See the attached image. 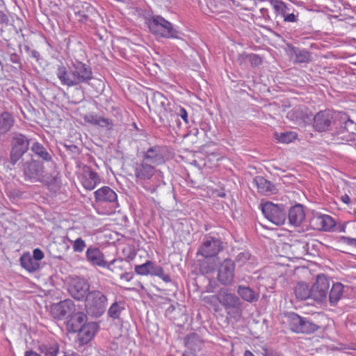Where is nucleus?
Listing matches in <instances>:
<instances>
[{
    "label": "nucleus",
    "mask_w": 356,
    "mask_h": 356,
    "mask_svg": "<svg viewBox=\"0 0 356 356\" xmlns=\"http://www.w3.org/2000/svg\"><path fill=\"white\" fill-rule=\"evenodd\" d=\"M56 75L60 84L68 88L89 85L94 78L90 65L76 59L72 60L68 67L63 63L58 65Z\"/></svg>",
    "instance_id": "f257e3e1"
},
{
    "label": "nucleus",
    "mask_w": 356,
    "mask_h": 356,
    "mask_svg": "<svg viewBox=\"0 0 356 356\" xmlns=\"http://www.w3.org/2000/svg\"><path fill=\"white\" fill-rule=\"evenodd\" d=\"M147 25L149 31L156 36L167 39L179 38V32L174 25L161 15L150 17Z\"/></svg>",
    "instance_id": "f03ea898"
},
{
    "label": "nucleus",
    "mask_w": 356,
    "mask_h": 356,
    "mask_svg": "<svg viewBox=\"0 0 356 356\" xmlns=\"http://www.w3.org/2000/svg\"><path fill=\"white\" fill-rule=\"evenodd\" d=\"M87 313L95 318L101 317L106 312L108 298L101 291L92 290L84 300Z\"/></svg>",
    "instance_id": "7ed1b4c3"
},
{
    "label": "nucleus",
    "mask_w": 356,
    "mask_h": 356,
    "mask_svg": "<svg viewBox=\"0 0 356 356\" xmlns=\"http://www.w3.org/2000/svg\"><path fill=\"white\" fill-rule=\"evenodd\" d=\"M224 249L222 239L211 233L204 236L201 245L197 249V255L205 259L216 257Z\"/></svg>",
    "instance_id": "20e7f679"
},
{
    "label": "nucleus",
    "mask_w": 356,
    "mask_h": 356,
    "mask_svg": "<svg viewBox=\"0 0 356 356\" xmlns=\"http://www.w3.org/2000/svg\"><path fill=\"white\" fill-rule=\"evenodd\" d=\"M10 143V163L15 165L28 152L33 140L22 133L13 132L11 135Z\"/></svg>",
    "instance_id": "39448f33"
},
{
    "label": "nucleus",
    "mask_w": 356,
    "mask_h": 356,
    "mask_svg": "<svg viewBox=\"0 0 356 356\" xmlns=\"http://www.w3.org/2000/svg\"><path fill=\"white\" fill-rule=\"evenodd\" d=\"M67 290L69 294L78 301H83L90 293V284L83 277L71 275L67 279Z\"/></svg>",
    "instance_id": "423d86ee"
},
{
    "label": "nucleus",
    "mask_w": 356,
    "mask_h": 356,
    "mask_svg": "<svg viewBox=\"0 0 356 356\" xmlns=\"http://www.w3.org/2000/svg\"><path fill=\"white\" fill-rule=\"evenodd\" d=\"M339 112L330 109L318 111L314 117L313 127L319 132L330 131L335 126L337 129L338 116Z\"/></svg>",
    "instance_id": "0eeeda50"
},
{
    "label": "nucleus",
    "mask_w": 356,
    "mask_h": 356,
    "mask_svg": "<svg viewBox=\"0 0 356 356\" xmlns=\"http://www.w3.org/2000/svg\"><path fill=\"white\" fill-rule=\"evenodd\" d=\"M265 218L276 225H283L286 220V212L283 204L266 202L260 205Z\"/></svg>",
    "instance_id": "6e6552de"
},
{
    "label": "nucleus",
    "mask_w": 356,
    "mask_h": 356,
    "mask_svg": "<svg viewBox=\"0 0 356 356\" xmlns=\"http://www.w3.org/2000/svg\"><path fill=\"white\" fill-rule=\"evenodd\" d=\"M288 319L290 328L294 332L311 334L319 329L318 325L294 312L289 314Z\"/></svg>",
    "instance_id": "1a4fd4ad"
},
{
    "label": "nucleus",
    "mask_w": 356,
    "mask_h": 356,
    "mask_svg": "<svg viewBox=\"0 0 356 356\" xmlns=\"http://www.w3.org/2000/svg\"><path fill=\"white\" fill-rule=\"evenodd\" d=\"M330 280L324 274L318 275L316 282L311 287L312 299L317 302H323L327 300Z\"/></svg>",
    "instance_id": "9d476101"
},
{
    "label": "nucleus",
    "mask_w": 356,
    "mask_h": 356,
    "mask_svg": "<svg viewBox=\"0 0 356 356\" xmlns=\"http://www.w3.org/2000/svg\"><path fill=\"white\" fill-rule=\"evenodd\" d=\"M235 275V262L231 259H225L218 269L217 280L223 286H231Z\"/></svg>",
    "instance_id": "9b49d317"
},
{
    "label": "nucleus",
    "mask_w": 356,
    "mask_h": 356,
    "mask_svg": "<svg viewBox=\"0 0 356 356\" xmlns=\"http://www.w3.org/2000/svg\"><path fill=\"white\" fill-rule=\"evenodd\" d=\"M23 172L25 180L33 183L39 182L44 173V167L41 161L32 159L24 163Z\"/></svg>",
    "instance_id": "f8f14e48"
},
{
    "label": "nucleus",
    "mask_w": 356,
    "mask_h": 356,
    "mask_svg": "<svg viewBox=\"0 0 356 356\" xmlns=\"http://www.w3.org/2000/svg\"><path fill=\"white\" fill-rule=\"evenodd\" d=\"M76 311L74 302L71 299H65L51 306V314L58 321H61L66 317L69 318Z\"/></svg>",
    "instance_id": "ddd939ff"
},
{
    "label": "nucleus",
    "mask_w": 356,
    "mask_h": 356,
    "mask_svg": "<svg viewBox=\"0 0 356 356\" xmlns=\"http://www.w3.org/2000/svg\"><path fill=\"white\" fill-rule=\"evenodd\" d=\"M95 201L98 203H108L111 204L110 213L115 211L118 206V195L116 193L108 186H103L94 193Z\"/></svg>",
    "instance_id": "4468645a"
},
{
    "label": "nucleus",
    "mask_w": 356,
    "mask_h": 356,
    "mask_svg": "<svg viewBox=\"0 0 356 356\" xmlns=\"http://www.w3.org/2000/svg\"><path fill=\"white\" fill-rule=\"evenodd\" d=\"M218 300L225 309H239L242 305L238 296L231 293L227 289H220L218 291Z\"/></svg>",
    "instance_id": "2eb2a0df"
},
{
    "label": "nucleus",
    "mask_w": 356,
    "mask_h": 356,
    "mask_svg": "<svg viewBox=\"0 0 356 356\" xmlns=\"http://www.w3.org/2000/svg\"><path fill=\"white\" fill-rule=\"evenodd\" d=\"M15 122V118L10 113L3 111L0 114V147H3L8 141L7 134L12 129Z\"/></svg>",
    "instance_id": "dca6fc26"
},
{
    "label": "nucleus",
    "mask_w": 356,
    "mask_h": 356,
    "mask_svg": "<svg viewBox=\"0 0 356 356\" xmlns=\"http://www.w3.org/2000/svg\"><path fill=\"white\" fill-rule=\"evenodd\" d=\"M156 171L154 167L147 162L143 161L140 163H136L134 167L136 182L142 184L145 181L150 180Z\"/></svg>",
    "instance_id": "f3484780"
},
{
    "label": "nucleus",
    "mask_w": 356,
    "mask_h": 356,
    "mask_svg": "<svg viewBox=\"0 0 356 356\" xmlns=\"http://www.w3.org/2000/svg\"><path fill=\"white\" fill-rule=\"evenodd\" d=\"M310 224L314 229L328 232L334 227L335 222L333 218L328 215L316 214L310 220Z\"/></svg>",
    "instance_id": "a211bd4d"
},
{
    "label": "nucleus",
    "mask_w": 356,
    "mask_h": 356,
    "mask_svg": "<svg viewBox=\"0 0 356 356\" xmlns=\"http://www.w3.org/2000/svg\"><path fill=\"white\" fill-rule=\"evenodd\" d=\"M0 26L1 36L4 40L8 41L18 33V29L10 23L8 16L2 10H0Z\"/></svg>",
    "instance_id": "6ab92c4d"
},
{
    "label": "nucleus",
    "mask_w": 356,
    "mask_h": 356,
    "mask_svg": "<svg viewBox=\"0 0 356 356\" xmlns=\"http://www.w3.org/2000/svg\"><path fill=\"white\" fill-rule=\"evenodd\" d=\"M236 293L240 300L251 304L257 302L260 297L259 290L244 284H238L236 286Z\"/></svg>",
    "instance_id": "aec40b11"
},
{
    "label": "nucleus",
    "mask_w": 356,
    "mask_h": 356,
    "mask_svg": "<svg viewBox=\"0 0 356 356\" xmlns=\"http://www.w3.org/2000/svg\"><path fill=\"white\" fill-rule=\"evenodd\" d=\"M87 315L82 311H75L69 317L67 327L70 332H76L88 322Z\"/></svg>",
    "instance_id": "412c9836"
},
{
    "label": "nucleus",
    "mask_w": 356,
    "mask_h": 356,
    "mask_svg": "<svg viewBox=\"0 0 356 356\" xmlns=\"http://www.w3.org/2000/svg\"><path fill=\"white\" fill-rule=\"evenodd\" d=\"M143 161L150 163L152 165L164 163L165 158L162 147L158 145L149 147L144 154Z\"/></svg>",
    "instance_id": "4be33fe9"
},
{
    "label": "nucleus",
    "mask_w": 356,
    "mask_h": 356,
    "mask_svg": "<svg viewBox=\"0 0 356 356\" xmlns=\"http://www.w3.org/2000/svg\"><path fill=\"white\" fill-rule=\"evenodd\" d=\"M257 192L261 195H269L277 193V189L274 184L262 176H256L252 181Z\"/></svg>",
    "instance_id": "5701e85b"
},
{
    "label": "nucleus",
    "mask_w": 356,
    "mask_h": 356,
    "mask_svg": "<svg viewBox=\"0 0 356 356\" xmlns=\"http://www.w3.org/2000/svg\"><path fill=\"white\" fill-rule=\"evenodd\" d=\"M87 261L92 266L104 268L107 261L103 252L97 247L90 245L86 252Z\"/></svg>",
    "instance_id": "b1692460"
},
{
    "label": "nucleus",
    "mask_w": 356,
    "mask_h": 356,
    "mask_svg": "<svg viewBox=\"0 0 356 356\" xmlns=\"http://www.w3.org/2000/svg\"><path fill=\"white\" fill-rule=\"evenodd\" d=\"M305 218V213L302 204H297L289 209L288 219L291 225L294 227L300 226Z\"/></svg>",
    "instance_id": "393cba45"
},
{
    "label": "nucleus",
    "mask_w": 356,
    "mask_h": 356,
    "mask_svg": "<svg viewBox=\"0 0 356 356\" xmlns=\"http://www.w3.org/2000/svg\"><path fill=\"white\" fill-rule=\"evenodd\" d=\"M31 150L39 159L45 162L53 161L52 151L47 149L42 144L38 141H33L32 143Z\"/></svg>",
    "instance_id": "a878e982"
},
{
    "label": "nucleus",
    "mask_w": 356,
    "mask_h": 356,
    "mask_svg": "<svg viewBox=\"0 0 356 356\" xmlns=\"http://www.w3.org/2000/svg\"><path fill=\"white\" fill-rule=\"evenodd\" d=\"M39 182L46 185L51 190H57L60 187V173L54 170L51 173L43 174Z\"/></svg>",
    "instance_id": "bb28decb"
},
{
    "label": "nucleus",
    "mask_w": 356,
    "mask_h": 356,
    "mask_svg": "<svg viewBox=\"0 0 356 356\" xmlns=\"http://www.w3.org/2000/svg\"><path fill=\"white\" fill-rule=\"evenodd\" d=\"M99 329V325L95 322L87 323L79 332L80 340L83 343L90 341Z\"/></svg>",
    "instance_id": "cd10ccee"
},
{
    "label": "nucleus",
    "mask_w": 356,
    "mask_h": 356,
    "mask_svg": "<svg viewBox=\"0 0 356 356\" xmlns=\"http://www.w3.org/2000/svg\"><path fill=\"white\" fill-rule=\"evenodd\" d=\"M338 115L337 126L340 127L341 131H347L349 133L355 134L356 123L350 118L349 115L343 112H339Z\"/></svg>",
    "instance_id": "c85d7f7f"
},
{
    "label": "nucleus",
    "mask_w": 356,
    "mask_h": 356,
    "mask_svg": "<svg viewBox=\"0 0 356 356\" xmlns=\"http://www.w3.org/2000/svg\"><path fill=\"white\" fill-rule=\"evenodd\" d=\"M185 346L191 351H200L203 346V340L201 337L195 332L188 334L184 339Z\"/></svg>",
    "instance_id": "c756f323"
},
{
    "label": "nucleus",
    "mask_w": 356,
    "mask_h": 356,
    "mask_svg": "<svg viewBox=\"0 0 356 356\" xmlns=\"http://www.w3.org/2000/svg\"><path fill=\"white\" fill-rule=\"evenodd\" d=\"M270 3L273 8L276 15H280L285 19L286 15L290 14L293 6L287 4L282 0H270Z\"/></svg>",
    "instance_id": "7c9ffc66"
},
{
    "label": "nucleus",
    "mask_w": 356,
    "mask_h": 356,
    "mask_svg": "<svg viewBox=\"0 0 356 356\" xmlns=\"http://www.w3.org/2000/svg\"><path fill=\"white\" fill-rule=\"evenodd\" d=\"M344 286L341 282H334L330 291L328 298L330 304L334 306L342 298Z\"/></svg>",
    "instance_id": "2f4dec72"
},
{
    "label": "nucleus",
    "mask_w": 356,
    "mask_h": 356,
    "mask_svg": "<svg viewBox=\"0 0 356 356\" xmlns=\"http://www.w3.org/2000/svg\"><path fill=\"white\" fill-rule=\"evenodd\" d=\"M85 173L86 175L83 180V186L88 191L93 190L96 186L100 183L101 179L99 176L97 172L91 170H89Z\"/></svg>",
    "instance_id": "473e14b6"
},
{
    "label": "nucleus",
    "mask_w": 356,
    "mask_h": 356,
    "mask_svg": "<svg viewBox=\"0 0 356 356\" xmlns=\"http://www.w3.org/2000/svg\"><path fill=\"white\" fill-rule=\"evenodd\" d=\"M19 261L22 267L31 273L36 271L40 268V264L28 252L22 255Z\"/></svg>",
    "instance_id": "72a5a7b5"
},
{
    "label": "nucleus",
    "mask_w": 356,
    "mask_h": 356,
    "mask_svg": "<svg viewBox=\"0 0 356 356\" xmlns=\"http://www.w3.org/2000/svg\"><path fill=\"white\" fill-rule=\"evenodd\" d=\"M296 297L301 300L312 298L311 288L304 282H298L294 288Z\"/></svg>",
    "instance_id": "f704fd0d"
},
{
    "label": "nucleus",
    "mask_w": 356,
    "mask_h": 356,
    "mask_svg": "<svg viewBox=\"0 0 356 356\" xmlns=\"http://www.w3.org/2000/svg\"><path fill=\"white\" fill-rule=\"evenodd\" d=\"M124 301H115L107 311V315L113 320L119 319L122 312L125 309Z\"/></svg>",
    "instance_id": "c9c22d12"
},
{
    "label": "nucleus",
    "mask_w": 356,
    "mask_h": 356,
    "mask_svg": "<svg viewBox=\"0 0 356 356\" xmlns=\"http://www.w3.org/2000/svg\"><path fill=\"white\" fill-rule=\"evenodd\" d=\"M292 51L295 56L294 63H309L312 60L311 53L306 49L293 47Z\"/></svg>",
    "instance_id": "e433bc0d"
},
{
    "label": "nucleus",
    "mask_w": 356,
    "mask_h": 356,
    "mask_svg": "<svg viewBox=\"0 0 356 356\" xmlns=\"http://www.w3.org/2000/svg\"><path fill=\"white\" fill-rule=\"evenodd\" d=\"M38 350L44 356H57L59 353V346L56 343L42 344L38 346Z\"/></svg>",
    "instance_id": "4c0bfd02"
},
{
    "label": "nucleus",
    "mask_w": 356,
    "mask_h": 356,
    "mask_svg": "<svg viewBox=\"0 0 356 356\" xmlns=\"http://www.w3.org/2000/svg\"><path fill=\"white\" fill-rule=\"evenodd\" d=\"M126 263L127 262L122 258L114 259L111 261H106L104 268H106L113 273H118L123 270L124 266Z\"/></svg>",
    "instance_id": "58836bf2"
},
{
    "label": "nucleus",
    "mask_w": 356,
    "mask_h": 356,
    "mask_svg": "<svg viewBox=\"0 0 356 356\" xmlns=\"http://www.w3.org/2000/svg\"><path fill=\"white\" fill-rule=\"evenodd\" d=\"M167 99L161 92H155L152 98V102L154 105L156 109L163 108L165 110Z\"/></svg>",
    "instance_id": "ea45409f"
},
{
    "label": "nucleus",
    "mask_w": 356,
    "mask_h": 356,
    "mask_svg": "<svg viewBox=\"0 0 356 356\" xmlns=\"http://www.w3.org/2000/svg\"><path fill=\"white\" fill-rule=\"evenodd\" d=\"M297 137V134L293 131H286L276 134V138L280 143H289L293 141Z\"/></svg>",
    "instance_id": "a19ab883"
},
{
    "label": "nucleus",
    "mask_w": 356,
    "mask_h": 356,
    "mask_svg": "<svg viewBox=\"0 0 356 356\" xmlns=\"http://www.w3.org/2000/svg\"><path fill=\"white\" fill-rule=\"evenodd\" d=\"M69 241L72 245L73 251L77 253H81L86 248V243L82 238L79 237L74 241L69 239Z\"/></svg>",
    "instance_id": "79ce46f5"
},
{
    "label": "nucleus",
    "mask_w": 356,
    "mask_h": 356,
    "mask_svg": "<svg viewBox=\"0 0 356 356\" xmlns=\"http://www.w3.org/2000/svg\"><path fill=\"white\" fill-rule=\"evenodd\" d=\"M203 301L212 306L215 310L217 311L220 304L218 300V292L216 295L204 296L203 298Z\"/></svg>",
    "instance_id": "37998d69"
},
{
    "label": "nucleus",
    "mask_w": 356,
    "mask_h": 356,
    "mask_svg": "<svg viewBox=\"0 0 356 356\" xmlns=\"http://www.w3.org/2000/svg\"><path fill=\"white\" fill-rule=\"evenodd\" d=\"M152 265L151 261H147L141 265H136L135 266V272L140 275H147L149 273V267Z\"/></svg>",
    "instance_id": "c03bdc74"
},
{
    "label": "nucleus",
    "mask_w": 356,
    "mask_h": 356,
    "mask_svg": "<svg viewBox=\"0 0 356 356\" xmlns=\"http://www.w3.org/2000/svg\"><path fill=\"white\" fill-rule=\"evenodd\" d=\"M251 258V254L248 251H243L239 252L236 258L235 261L240 266H243Z\"/></svg>",
    "instance_id": "a18cd8bd"
},
{
    "label": "nucleus",
    "mask_w": 356,
    "mask_h": 356,
    "mask_svg": "<svg viewBox=\"0 0 356 356\" xmlns=\"http://www.w3.org/2000/svg\"><path fill=\"white\" fill-rule=\"evenodd\" d=\"M8 55L9 57L8 60L10 63L16 65L15 68V69H21L22 65L21 58H20L19 55H18L15 52H10V51L8 52Z\"/></svg>",
    "instance_id": "49530a36"
},
{
    "label": "nucleus",
    "mask_w": 356,
    "mask_h": 356,
    "mask_svg": "<svg viewBox=\"0 0 356 356\" xmlns=\"http://www.w3.org/2000/svg\"><path fill=\"white\" fill-rule=\"evenodd\" d=\"M291 12L290 14L286 15L284 22H290V23H297L299 21V12L294 8L293 6Z\"/></svg>",
    "instance_id": "de8ad7c7"
},
{
    "label": "nucleus",
    "mask_w": 356,
    "mask_h": 356,
    "mask_svg": "<svg viewBox=\"0 0 356 356\" xmlns=\"http://www.w3.org/2000/svg\"><path fill=\"white\" fill-rule=\"evenodd\" d=\"M97 125L102 128H106L108 130H111L113 127V123L111 120L101 116L98 118Z\"/></svg>",
    "instance_id": "09e8293b"
},
{
    "label": "nucleus",
    "mask_w": 356,
    "mask_h": 356,
    "mask_svg": "<svg viewBox=\"0 0 356 356\" xmlns=\"http://www.w3.org/2000/svg\"><path fill=\"white\" fill-rule=\"evenodd\" d=\"M248 61L252 67H257L262 63V58L257 54H249Z\"/></svg>",
    "instance_id": "8fccbe9b"
},
{
    "label": "nucleus",
    "mask_w": 356,
    "mask_h": 356,
    "mask_svg": "<svg viewBox=\"0 0 356 356\" xmlns=\"http://www.w3.org/2000/svg\"><path fill=\"white\" fill-rule=\"evenodd\" d=\"M99 117V116L97 115L90 113V114L86 115L84 116L83 119H84L85 122H86L89 124H91L93 125H97Z\"/></svg>",
    "instance_id": "3c124183"
},
{
    "label": "nucleus",
    "mask_w": 356,
    "mask_h": 356,
    "mask_svg": "<svg viewBox=\"0 0 356 356\" xmlns=\"http://www.w3.org/2000/svg\"><path fill=\"white\" fill-rule=\"evenodd\" d=\"M162 269L163 268L161 266L156 265L152 261V265L149 267V275L158 276L162 272Z\"/></svg>",
    "instance_id": "603ef678"
},
{
    "label": "nucleus",
    "mask_w": 356,
    "mask_h": 356,
    "mask_svg": "<svg viewBox=\"0 0 356 356\" xmlns=\"http://www.w3.org/2000/svg\"><path fill=\"white\" fill-rule=\"evenodd\" d=\"M177 115L181 117L186 124H189L188 113L184 108L179 106V111L177 112Z\"/></svg>",
    "instance_id": "864d4df0"
},
{
    "label": "nucleus",
    "mask_w": 356,
    "mask_h": 356,
    "mask_svg": "<svg viewBox=\"0 0 356 356\" xmlns=\"http://www.w3.org/2000/svg\"><path fill=\"white\" fill-rule=\"evenodd\" d=\"M75 15L79 17V21L83 23L86 22L89 19V16L83 10H78Z\"/></svg>",
    "instance_id": "5fc2aeb1"
},
{
    "label": "nucleus",
    "mask_w": 356,
    "mask_h": 356,
    "mask_svg": "<svg viewBox=\"0 0 356 356\" xmlns=\"http://www.w3.org/2000/svg\"><path fill=\"white\" fill-rule=\"evenodd\" d=\"M36 261L42 260L44 258V253L40 248L34 249L32 257Z\"/></svg>",
    "instance_id": "6e6d98bb"
},
{
    "label": "nucleus",
    "mask_w": 356,
    "mask_h": 356,
    "mask_svg": "<svg viewBox=\"0 0 356 356\" xmlns=\"http://www.w3.org/2000/svg\"><path fill=\"white\" fill-rule=\"evenodd\" d=\"M248 55L249 54H247L245 52H243L242 54H239L237 57L236 61L240 65H243L245 64V61L248 60Z\"/></svg>",
    "instance_id": "4d7b16f0"
},
{
    "label": "nucleus",
    "mask_w": 356,
    "mask_h": 356,
    "mask_svg": "<svg viewBox=\"0 0 356 356\" xmlns=\"http://www.w3.org/2000/svg\"><path fill=\"white\" fill-rule=\"evenodd\" d=\"M341 240L347 245L356 248V238L348 236H341Z\"/></svg>",
    "instance_id": "13d9d810"
},
{
    "label": "nucleus",
    "mask_w": 356,
    "mask_h": 356,
    "mask_svg": "<svg viewBox=\"0 0 356 356\" xmlns=\"http://www.w3.org/2000/svg\"><path fill=\"white\" fill-rule=\"evenodd\" d=\"M121 280H124L127 282L131 281L134 277V274L132 273H123L120 274V276Z\"/></svg>",
    "instance_id": "bf43d9fd"
},
{
    "label": "nucleus",
    "mask_w": 356,
    "mask_h": 356,
    "mask_svg": "<svg viewBox=\"0 0 356 356\" xmlns=\"http://www.w3.org/2000/svg\"><path fill=\"white\" fill-rule=\"evenodd\" d=\"M157 277H160L163 282L166 283L171 282L170 275L164 273L163 268L162 269V272Z\"/></svg>",
    "instance_id": "052dcab7"
},
{
    "label": "nucleus",
    "mask_w": 356,
    "mask_h": 356,
    "mask_svg": "<svg viewBox=\"0 0 356 356\" xmlns=\"http://www.w3.org/2000/svg\"><path fill=\"white\" fill-rule=\"evenodd\" d=\"M158 184H148L147 186H144V188L151 192V193H154L156 191L157 187H158Z\"/></svg>",
    "instance_id": "680f3d73"
},
{
    "label": "nucleus",
    "mask_w": 356,
    "mask_h": 356,
    "mask_svg": "<svg viewBox=\"0 0 356 356\" xmlns=\"http://www.w3.org/2000/svg\"><path fill=\"white\" fill-rule=\"evenodd\" d=\"M24 356H42L40 354L38 353L37 352L34 351L32 349L28 350L25 351Z\"/></svg>",
    "instance_id": "e2e57ef3"
},
{
    "label": "nucleus",
    "mask_w": 356,
    "mask_h": 356,
    "mask_svg": "<svg viewBox=\"0 0 356 356\" xmlns=\"http://www.w3.org/2000/svg\"><path fill=\"white\" fill-rule=\"evenodd\" d=\"M31 56L38 61L40 58V54L38 51L33 49L31 51Z\"/></svg>",
    "instance_id": "0e129e2a"
},
{
    "label": "nucleus",
    "mask_w": 356,
    "mask_h": 356,
    "mask_svg": "<svg viewBox=\"0 0 356 356\" xmlns=\"http://www.w3.org/2000/svg\"><path fill=\"white\" fill-rule=\"evenodd\" d=\"M216 289V284H212L211 282H209V284L206 286V291L208 293H213Z\"/></svg>",
    "instance_id": "69168bd1"
},
{
    "label": "nucleus",
    "mask_w": 356,
    "mask_h": 356,
    "mask_svg": "<svg viewBox=\"0 0 356 356\" xmlns=\"http://www.w3.org/2000/svg\"><path fill=\"white\" fill-rule=\"evenodd\" d=\"M213 268H210V267H205L204 266V263H202L201 264V266H200V270L203 273H208L209 272H211Z\"/></svg>",
    "instance_id": "338daca9"
},
{
    "label": "nucleus",
    "mask_w": 356,
    "mask_h": 356,
    "mask_svg": "<svg viewBox=\"0 0 356 356\" xmlns=\"http://www.w3.org/2000/svg\"><path fill=\"white\" fill-rule=\"evenodd\" d=\"M341 200L344 204H348L350 202V197L347 194H345V195H342L341 197Z\"/></svg>",
    "instance_id": "774afa93"
}]
</instances>
